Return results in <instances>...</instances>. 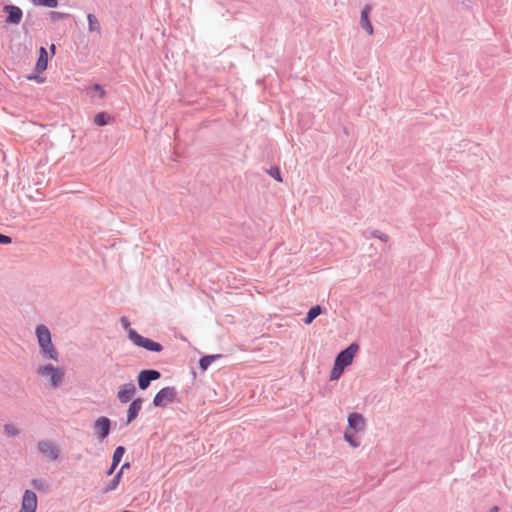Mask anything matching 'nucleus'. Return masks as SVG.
I'll return each mask as SVG.
<instances>
[{
	"label": "nucleus",
	"mask_w": 512,
	"mask_h": 512,
	"mask_svg": "<svg viewBox=\"0 0 512 512\" xmlns=\"http://www.w3.org/2000/svg\"><path fill=\"white\" fill-rule=\"evenodd\" d=\"M35 333L43 358L58 361V351L52 343L49 329L45 325H38Z\"/></svg>",
	"instance_id": "f257e3e1"
},
{
	"label": "nucleus",
	"mask_w": 512,
	"mask_h": 512,
	"mask_svg": "<svg viewBox=\"0 0 512 512\" xmlns=\"http://www.w3.org/2000/svg\"><path fill=\"white\" fill-rule=\"evenodd\" d=\"M358 351L359 345L352 343L337 355L334 366L330 372V380H337L340 378L344 369L352 364Z\"/></svg>",
	"instance_id": "f03ea898"
},
{
	"label": "nucleus",
	"mask_w": 512,
	"mask_h": 512,
	"mask_svg": "<svg viewBox=\"0 0 512 512\" xmlns=\"http://www.w3.org/2000/svg\"><path fill=\"white\" fill-rule=\"evenodd\" d=\"M36 373L46 379L51 388H57L64 379L65 371L63 368L53 366L52 364L41 365L37 368Z\"/></svg>",
	"instance_id": "7ed1b4c3"
},
{
	"label": "nucleus",
	"mask_w": 512,
	"mask_h": 512,
	"mask_svg": "<svg viewBox=\"0 0 512 512\" xmlns=\"http://www.w3.org/2000/svg\"><path fill=\"white\" fill-rule=\"evenodd\" d=\"M129 339L137 346L153 352H161L163 347L160 343L145 338L138 334L134 329L128 331Z\"/></svg>",
	"instance_id": "20e7f679"
},
{
	"label": "nucleus",
	"mask_w": 512,
	"mask_h": 512,
	"mask_svg": "<svg viewBox=\"0 0 512 512\" xmlns=\"http://www.w3.org/2000/svg\"><path fill=\"white\" fill-rule=\"evenodd\" d=\"M176 391L173 387H165L157 392L153 399V404L156 407H165L172 403L175 399Z\"/></svg>",
	"instance_id": "39448f33"
},
{
	"label": "nucleus",
	"mask_w": 512,
	"mask_h": 512,
	"mask_svg": "<svg viewBox=\"0 0 512 512\" xmlns=\"http://www.w3.org/2000/svg\"><path fill=\"white\" fill-rule=\"evenodd\" d=\"M37 505L38 501L35 492L31 490H25L22 497L20 510L24 512H36Z\"/></svg>",
	"instance_id": "423d86ee"
},
{
	"label": "nucleus",
	"mask_w": 512,
	"mask_h": 512,
	"mask_svg": "<svg viewBox=\"0 0 512 512\" xmlns=\"http://www.w3.org/2000/svg\"><path fill=\"white\" fill-rule=\"evenodd\" d=\"M160 378L157 370H142L138 375V385L140 389L145 390L149 387L150 382Z\"/></svg>",
	"instance_id": "0eeeda50"
},
{
	"label": "nucleus",
	"mask_w": 512,
	"mask_h": 512,
	"mask_svg": "<svg viewBox=\"0 0 512 512\" xmlns=\"http://www.w3.org/2000/svg\"><path fill=\"white\" fill-rule=\"evenodd\" d=\"M110 420L105 416L99 417L93 425L94 431L99 439L103 440L110 432Z\"/></svg>",
	"instance_id": "6e6552de"
},
{
	"label": "nucleus",
	"mask_w": 512,
	"mask_h": 512,
	"mask_svg": "<svg viewBox=\"0 0 512 512\" xmlns=\"http://www.w3.org/2000/svg\"><path fill=\"white\" fill-rule=\"evenodd\" d=\"M136 393V387L134 383H125L121 385L117 392V398L121 403L129 402Z\"/></svg>",
	"instance_id": "1a4fd4ad"
},
{
	"label": "nucleus",
	"mask_w": 512,
	"mask_h": 512,
	"mask_svg": "<svg viewBox=\"0 0 512 512\" xmlns=\"http://www.w3.org/2000/svg\"><path fill=\"white\" fill-rule=\"evenodd\" d=\"M365 419L359 413H351L348 416V430H353L354 432H360L365 429Z\"/></svg>",
	"instance_id": "9d476101"
},
{
	"label": "nucleus",
	"mask_w": 512,
	"mask_h": 512,
	"mask_svg": "<svg viewBox=\"0 0 512 512\" xmlns=\"http://www.w3.org/2000/svg\"><path fill=\"white\" fill-rule=\"evenodd\" d=\"M3 10L7 13V23L17 25L21 22L23 13L19 7L14 5H5Z\"/></svg>",
	"instance_id": "9b49d317"
},
{
	"label": "nucleus",
	"mask_w": 512,
	"mask_h": 512,
	"mask_svg": "<svg viewBox=\"0 0 512 512\" xmlns=\"http://www.w3.org/2000/svg\"><path fill=\"white\" fill-rule=\"evenodd\" d=\"M38 449L51 460H56L59 456L57 447L50 441H40L38 443Z\"/></svg>",
	"instance_id": "f8f14e48"
},
{
	"label": "nucleus",
	"mask_w": 512,
	"mask_h": 512,
	"mask_svg": "<svg viewBox=\"0 0 512 512\" xmlns=\"http://www.w3.org/2000/svg\"><path fill=\"white\" fill-rule=\"evenodd\" d=\"M371 12V6L370 5H366L362 11H361V19H360V25L362 26L363 29H365V31L369 34V35H373L374 33V29H373V26H372V23L369 19V14Z\"/></svg>",
	"instance_id": "ddd939ff"
},
{
	"label": "nucleus",
	"mask_w": 512,
	"mask_h": 512,
	"mask_svg": "<svg viewBox=\"0 0 512 512\" xmlns=\"http://www.w3.org/2000/svg\"><path fill=\"white\" fill-rule=\"evenodd\" d=\"M142 399L137 398L132 401L127 410V423H131L138 416L139 411L142 408Z\"/></svg>",
	"instance_id": "4468645a"
},
{
	"label": "nucleus",
	"mask_w": 512,
	"mask_h": 512,
	"mask_svg": "<svg viewBox=\"0 0 512 512\" xmlns=\"http://www.w3.org/2000/svg\"><path fill=\"white\" fill-rule=\"evenodd\" d=\"M48 65V53L44 47H40L39 49V57L35 65V71L38 73H42L47 69Z\"/></svg>",
	"instance_id": "2eb2a0df"
},
{
	"label": "nucleus",
	"mask_w": 512,
	"mask_h": 512,
	"mask_svg": "<svg viewBox=\"0 0 512 512\" xmlns=\"http://www.w3.org/2000/svg\"><path fill=\"white\" fill-rule=\"evenodd\" d=\"M320 314L321 307L319 305L311 307L306 315V318L304 319L305 324H310Z\"/></svg>",
	"instance_id": "dca6fc26"
},
{
	"label": "nucleus",
	"mask_w": 512,
	"mask_h": 512,
	"mask_svg": "<svg viewBox=\"0 0 512 512\" xmlns=\"http://www.w3.org/2000/svg\"><path fill=\"white\" fill-rule=\"evenodd\" d=\"M121 477H122V471H118L116 473V475L114 476V478L105 486L104 492H110V491L115 490L120 483Z\"/></svg>",
	"instance_id": "f3484780"
},
{
	"label": "nucleus",
	"mask_w": 512,
	"mask_h": 512,
	"mask_svg": "<svg viewBox=\"0 0 512 512\" xmlns=\"http://www.w3.org/2000/svg\"><path fill=\"white\" fill-rule=\"evenodd\" d=\"M110 121L111 117L105 112L98 113L94 117V123L98 126H104L108 124Z\"/></svg>",
	"instance_id": "a211bd4d"
},
{
	"label": "nucleus",
	"mask_w": 512,
	"mask_h": 512,
	"mask_svg": "<svg viewBox=\"0 0 512 512\" xmlns=\"http://www.w3.org/2000/svg\"><path fill=\"white\" fill-rule=\"evenodd\" d=\"M124 453H125V449L122 446H119L115 449L113 458H112V463H114V466H117L119 464Z\"/></svg>",
	"instance_id": "6ab92c4d"
},
{
	"label": "nucleus",
	"mask_w": 512,
	"mask_h": 512,
	"mask_svg": "<svg viewBox=\"0 0 512 512\" xmlns=\"http://www.w3.org/2000/svg\"><path fill=\"white\" fill-rule=\"evenodd\" d=\"M90 31H100V25L97 18L93 14L87 16Z\"/></svg>",
	"instance_id": "aec40b11"
},
{
	"label": "nucleus",
	"mask_w": 512,
	"mask_h": 512,
	"mask_svg": "<svg viewBox=\"0 0 512 512\" xmlns=\"http://www.w3.org/2000/svg\"><path fill=\"white\" fill-rule=\"evenodd\" d=\"M31 484L34 488H36L39 491H46L48 489V483L44 480H32Z\"/></svg>",
	"instance_id": "412c9836"
},
{
	"label": "nucleus",
	"mask_w": 512,
	"mask_h": 512,
	"mask_svg": "<svg viewBox=\"0 0 512 512\" xmlns=\"http://www.w3.org/2000/svg\"><path fill=\"white\" fill-rule=\"evenodd\" d=\"M215 357L214 356H204L200 359V367L201 369L203 370H206L210 365L211 363L214 361Z\"/></svg>",
	"instance_id": "4be33fe9"
},
{
	"label": "nucleus",
	"mask_w": 512,
	"mask_h": 512,
	"mask_svg": "<svg viewBox=\"0 0 512 512\" xmlns=\"http://www.w3.org/2000/svg\"><path fill=\"white\" fill-rule=\"evenodd\" d=\"M344 439L354 448L359 446V442L355 439L354 435L347 430L344 433Z\"/></svg>",
	"instance_id": "5701e85b"
},
{
	"label": "nucleus",
	"mask_w": 512,
	"mask_h": 512,
	"mask_svg": "<svg viewBox=\"0 0 512 512\" xmlns=\"http://www.w3.org/2000/svg\"><path fill=\"white\" fill-rule=\"evenodd\" d=\"M34 3L44 5L50 8H54L57 6V0H34Z\"/></svg>",
	"instance_id": "b1692460"
},
{
	"label": "nucleus",
	"mask_w": 512,
	"mask_h": 512,
	"mask_svg": "<svg viewBox=\"0 0 512 512\" xmlns=\"http://www.w3.org/2000/svg\"><path fill=\"white\" fill-rule=\"evenodd\" d=\"M269 175L272 176L275 180H277L278 182H282V178H281V174H280V170L278 167H272L270 168L269 170Z\"/></svg>",
	"instance_id": "393cba45"
},
{
	"label": "nucleus",
	"mask_w": 512,
	"mask_h": 512,
	"mask_svg": "<svg viewBox=\"0 0 512 512\" xmlns=\"http://www.w3.org/2000/svg\"><path fill=\"white\" fill-rule=\"evenodd\" d=\"M4 429L5 432L10 436H15L18 434L17 428L13 425H5Z\"/></svg>",
	"instance_id": "a878e982"
},
{
	"label": "nucleus",
	"mask_w": 512,
	"mask_h": 512,
	"mask_svg": "<svg viewBox=\"0 0 512 512\" xmlns=\"http://www.w3.org/2000/svg\"><path fill=\"white\" fill-rule=\"evenodd\" d=\"M93 89L99 93L100 98H104L106 93L99 84H95Z\"/></svg>",
	"instance_id": "bb28decb"
},
{
	"label": "nucleus",
	"mask_w": 512,
	"mask_h": 512,
	"mask_svg": "<svg viewBox=\"0 0 512 512\" xmlns=\"http://www.w3.org/2000/svg\"><path fill=\"white\" fill-rule=\"evenodd\" d=\"M12 239L9 236L0 234V244H10Z\"/></svg>",
	"instance_id": "cd10ccee"
},
{
	"label": "nucleus",
	"mask_w": 512,
	"mask_h": 512,
	"mask_svg": "<svg viewBox=\"0 0 512 512\" xmlns=\"http://www.w3.org/2000/svg\"><path fill=\"white\" fill-rule=\"evenodd\" d=\"M373 236L378 237L379 239H381L383 241H387L388 240V236L387 235H385V234H378L377 231L373 233Z\"/></svg>",
	"instance_id": "c85d7f7f"
},
{
	"label": "nucleus",
	"mask_w": 512,
	"mask_h": 512,
	"mask_svg": "<svg viewBox=\"0 0 512 512\" xmlns=\"http://www.w3.org/2000/svg\"><path fill=\"white\" fill-rule=\"evenodd\" d=\"M121 323H122L123 327L129 331V329H130L129 328V321L126 318L123 317V318H121Z\"/></svg>",
	"instance_id": "c756f323"
},
{
	"label": "nucleus",
	"mask_w": 512,
	"mask_h": 512,
	"mask_svg": "<svg viewBox=\"0 0 512 512\" xmlns=\"http://www.w3.org/2000/svg\"><path fill=\"white\" fill-rule=\"evenodd\" d=\"M51 15H52L53 19H59V18H62L64 16V14L59 13V12H52Z\"/></svg>",
	"instance_id": "7c9ffc66"
},
{
	"label": "nucleus",
	"mask_w": 512,
	"mask_h": 512,
	"mask_svg": "<svg viewBox=\"0 0 512 512\" xmlns=\"http://www.w3.org/2000/svg\"><path fill=\"white\" fill-rule=\"evenodd\" d=\"M116 467L117 466H114V463H112L110 469L107 471V475L108 476L112 475L114 473Z\"/></svg>",
	"instance_id": "2f4dec72"
},
{
	"label": "nucleus",
	"mask_w": 512,
	"mask_h": 512,
	"mask_svg": "<svg viewBox=\"0 0 512 512\" xmlns=\"http://www.w3.org/2000/svg\"><path fill=\"white\" fill-rule=\"evenodd\" d=\"M27 79H28V80H33V79H35V80H37L38 82H42V81H43V79H42V78L37 77V76H27Z\"/></svg>",
	"instance_id": "473e14b6"
},
{
	"label": "nucleus",
	"mask_w": 512,
	"mask_h": 512,
	"mask_svg": "<svg viewBox=\"0 0 512 512\" xmlns=\"http://www.w3.org/2000/svg\"><path fill=\"white\" fill-rule=\"evenodd\" d=\"M127 468H129V463H124V464L121 466V468H120V470H119V471H122V472H123V471H124V469H127Z\"/></svg>",
	"instance_id": "72a5a7b5"
},
{
	"label": "nucleus",
	"mask_w": 512,
	"mask_h": 512,
	"mask_svg": "<svg viewBox=\"0 0 512 512\" xmlns=\"http://www.w3.org/2000/svg\"><path fill=\"white\" fill-rule=\"evenodd\" d=\"M490 512H498V507H496V506L492 507Z\"/></svg>",
	"instance_id": "f704fd0d"
},
{
	"label": "nucleus",
	"mask_w": 512,
	"mask_h": 512,
	"mask_svg": "<svg viewBox=\"0 0 512 512\" xmlns=\"http://www.w3.org/2000/svg\"><path fill=\"white\" fill-rule=\"evenodd\" d=\"M50 49H51L52 53L54 54V53H55V45H54V44H52V45H51V47H50Z\"/></svg>",
	"instance_id": "c9c22d12"
}]
</instances>
